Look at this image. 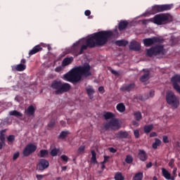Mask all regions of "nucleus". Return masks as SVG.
I'll list each match as a JSON object with an SVG mask.
<instances>
[{
	"label": "nucleus",
	"mask_w": 180,
	"mask_h": 180,
	"mask_svg": "<svg viewBox=\"0 0 180 180\" xmlns=\"http://www.w3.org/2000/svg\"><path fill=\"white\" fill-rule=\"evenodd\" d=\"M113 32L110 30L100 31L90 35L89 38L83 39L77 41L71 47V52L75 57H78L84 53V50L94 49L96 46H105L108 43V40L112 37Z\"/></svg>",
	"instance_id": "obj_1"
},
{
	"label": "nucleus",
	"mask_w": 180,
	"mask_h": 180,
	"mask_svg": "<svg viewBox=\"0 0 180 180\" xmlns=\"http://www.w3.org/2000/svg\"><path fill=\"white\" fill-rule=\"evenodd\" d=\"M91 75H92V72H91V65L89 63H84V65L76 67L65 74L63 75V79L68 82H79L82 77H84V78H88V77H91Z\"/></svg>",
	"instance_id": "obj_2"
},
{
	"label": "nucleus",
	"mask_w": 180,
	"mask_h": 180,
	"mask_svg": "<svg viewBox=\"0 0 180 180\" xmlns=\"http://www.w3.org/2000/svg\"><path fill=\"white\" fill-rule=\"evenodd\" d=\"M51 87L52 89H55L56 95H63L71 89V84L60 80H54L52 82Z\"/></svg>",
	"instance_id": "obj_3"
},
{
	"label": "nucleus",
	"mask_w": 180,
	"mask_h": 180,
	"mask_svg": "<svg viewBox=\"0 0 180 180\" xmlns=\"http://www.w3.org/2000/svg\"><path fill=\"white\" fill-rule=\"evenodd\" d=\"M146 54L148 57L158 56L159 58H162L164 56H165V49H164V45H156L152 46L149 49H146Z\"/></svg>",
	"instance_id": "obj_4"
},
{
	"label": "nucleus",
	"mask_w": 180,
	"mask_h": 180,
	"mask_svg": "<svg viewBox=\"0 0 180 180\" xmlns=\"http://www.w3.org/2000/svg\"><path fill=\"white\" fill-rule=\"evenodd\" d=\"M166 102L170 106H172L174 109H176L179 106V98L175 95L174 91L169 90L166 92L165 96Z\"/></svg>",
	"instance_id": "obj_5"
},
{
	"label": "nucleus",
	"mask_w": 180,
	"mask_h": 180,
	"mask_svg": "<svg viewBox=\"0 0 180 180\" xmlns=\"http://www.w3.org/2000/svg\"><path fill=\"white\" fill-rule=\"evenodd\" d=\"M120 127H122V124L117 118H112L104 124V129L106 131L113 130L115 131L119 130Z\"/></svg>",
	"instance_id": "obj_6"
},
{
	"label": "nucleus",
	"mask_w": 180,
	"mask_h": 180,
	"mask_svg": "<svg viewBox=\"0 0 180 180\" xmlns=\"http://www.w3.org/2000/svg\"><path fill=\"white\" fill-rule=\"evenodd\" d=\"M174 8V4L155 5L152 7V13H158V12H165L171 11Z\"/></svg>",
	"instance_id": "obj_7"
},
{
	"label": "nucleus",
	"mask_w": 180,
	"mask_h": 180,
	"mask_svg": "<svg viewBox=\"0 0 180 180\" xmlns=\"http://www.w3.org/2000/svg\"><path fill=\"white\" fill-rule=\"evenodd\" d=\"M167 22H171V20L167 14H158L153 18V23L155 25H165Z\"/></svg>",
	"instance_id": "obj_8"
},
{
	"label": "nucleus",
	"mask_w": 180,
	"mask_h": 180,
	"mask_svg": "<svg viewBox=\"0 0 180 180\" xmlns=\"http://www.w3.org/2000/svg\"><path fill=\"white\" fill-rule=\"evenodd\" d=\"M143 41L146 47H150V46H153V44H155V43H162L164 39L157 37H153L152 38L144 39Z\"/></svg>",
	"instance_id": "obj_9"
},
{
	"label": "nucleus",
	"mask_w": 180,
	"mask_h": 180,
	"mask_svg": "<svg viewBox=\"0 0 180 180\" xmlns=\"http://www.w3.org/2000/svg\"><path fill=\"white\" fill-rule=\"evenodd\" d=\"M36 150H37V146L36 145L33 143H29L22 150V155L24 157H29V155H30V154H33Z\"/></svg>",
	"instance_id": "obj_10"
},
{
	"label": "nucleus",
	"mask_w": 180,
	"mask_h": 180,
	"mask_svg": "<svg viewBox=\"0 0 180 180\" xmlns=\"http://www.w3.org/2000/svg\"><path fill=\"white\" fill-rule=\"evenodd\" d=\"M50 167V162L46 159H40L37 165V169L40 172H43L45 169H47Z\"/></svg>",
	"instance_id": "obj_11"
},
{
	"label": "nucleus",
	"mask_w": 180,
	"mask_h": 180,
	"mask_svg": "<svg viewBox=\"0 0 180 180\" xmlns=\"http://www.w3.org/2000/svg\"><path fill=\"white\" fill-rule=\"evenodd\" d=\"M171 82L172 84V86L174 90L177 92V94H179L180 95V86L179 84H180V75H174L171 78Z\"/></svg>",
	"instance_id": "obj_12"
},
{
	"label": "nucleus",
	"mask_w": 180,
	"mask_h": 180,
	"mask_svg": "<svg viewBox=\"0 0 180 180\" xmlns=\"http://www.w3.org/2000/svg\"><path fill=\"white\" fill-rule=\"evenodd\" d=\"M129 49L134 51H140L141 50V45L136 41H132L129 44Z\"/></svg>",
	"instance_id": "obj_13"
},
{
	"label": "nucleus",
	"mask_w": 180,
	"mask_h": 180,
	"mask_svg": "<svg viewBox=\"0 0 180 180\" xmlns=\"http://www.w3.org/2000/svg\"><path fill=\"white\" fill-rule=\"evenodd\" d=\"M12 71H18V72H22V71H25L26 70V65L23 63H20L18 65H14L11 66Z\"/></svg>",
	"instance_id": "obj_14"
},
{
	"label": "nucleus",
	"mask_w": 180,
	"mask_h": 180,
	"mask_svg": "<svg viewBox=\"0 0 180 180\" xmlns=\"http://www.w3.org/2000/svg\"><path fill=\"white\" fill-rule=\"evenodd\" d=\"M136 88V84L131 83L129 84H125L120 88V91L122 92H130L132 89Z\"/></svg>",
	"instance_id": "obj_15"
},
{
	"label": "nucleus",
	"mask_w": 180,
	"mask_h": 180,
	"mask_svg": "<svg viewBox=\"0 0 180 180\" xmlns=\"http://www.w3.org/2000/svg\"><path fill=\"white\" fill-rule=\"evenodd\" d=\"M162 175L167 180H175V176H172L171 173H169V172H168L167 169H165V168L162 169Z\"/></svg>",
	"instance_id": "obj_16"
},
{
	"label": "nucleus",
	"mask_w": 180,
	"mask_h": 180,
	"mask_svg": "<svg viewBox=\"0 0 180 180\" xmlns=\"http://www.w3.org/2000/svg\"><path fill=\"white\" fill-rule=\"evenodd\" d=\"M138 157L139 160L143 162L147 161L148 158V155H147V153H146L144 150H141V149L139 150Z\"/></svg>",
	"instance_id": "obj_17"
},
{
	"label": "nucleus",
	"mask_w": 180,
	"mask_h": 180,
	"mask_svg": "<svg viewBox=\"0 0 180 180\" xmlns=\"http://www.w3.org/2000/svg\"><path fill=\"white\" fill-rule=\"evenodd\" d=\"M72 61H74V58L72 56L65 58L62 61V67L70 65Z\"/></svg>",
	"instance_id": "obj_18"
},
{
	"label": "nucleus",
	"mask_w": 180,
	"mask_h": 180,
	"mask_svg": "<svg viewBox=\"0 0 180 180\" xmlns=\"http://www.w3.org/2000/svg\"><path fill=\"white\" fill-rule=\"evenodd\" d=\"M129 26V22L127 20H121L118 25V30L120 32L124 30Z\"/></svg>",
	"instance_id": "obj_19"
},
{
	"label": "nucleus",
	"mask_w": 180,
	"mask_h": 180,
	"mask_svg": "<svg viewBox=\"0 0 180 180\" xmlns=\"http://www.w3.org/2000/svg\"><path fill=\"white\" fill-rule=\"evenodd\" d=\"M41 50H43V48H41V46L37 45L31 51H30L29 55L33 56L34 54L39 53V51H41Z\"/></svg>",
	"instance_id": "obj_20"
},
{
	"label": "nucleus",
	"mask_w": 180,
	"mask_h": 180,
	"mask_svg": "<svg viewBox=\"0 0 180 180\" xmlns=\"http://www.w3.org/2000/svg\"><path fill=\"white\" fill-rule=\"evenodd\" d=\"M150 79V71H145L144 74L140 77L141 82H147Z\"/></svg>",
	"instance_id": "obj_21"
},
{
	"label": "nucleus",
	"mask_w": 180,
	"mask_h": 180,
	"mask_svg": "<svg viewBox=\"0 0 180 180\" xmlns=\"http://www.w3.org/2000/svg\"><path fill=\"white\" fill-rule=\"evenodd\" d=\"M127 136H129L127 131H120L115 134L117 139H127Z\"/></svg>",
	"instance_id": "obj_22"
},
{
	"label": "nucleus",
	"mask_w": 180,
	"mask_h": 180,
	"mask_svg": "<svg viewBox=\"0 0 180 180\" xmlns=\"http://www.w3.org/2000/svg\"><path fill=\"white\" fill-rule=\"evenodd\" d=\"M116 46H118L119 47H126L127 44H129V41L124 40V39H121V40H117L115 41Z\"/></svg>",
	"instance_id": "obj_23"
},
{
	"label": "nucleus",
	"mask_w": 180,
	"mask_h": 180,
	"mask_svg": "<svg viewBox=\"0 0 180 180\" xmlns=\"http://www.w3.org/2000/svg\"><path fill=\"white\" fill-rule=\"evenodd\" d=\"M35 110H34V107L33 105H30L28 108L25 110V113L28 116H34Z\"/></svg>",
	"instance_id": "obj_24"
},
{
	"label": "nucleus",
	"mask_w": 180,
	"mask_h": 180,
	"mask_svg": "<svg viewBox=\"0 0 180 180\" xmlns=\"http://www.w3.org/2000/svg\"><path fill=\"white\" fill-rule=\"evenodd\" d=\"M86 91L87 92V95H88L89 99H93V98H94L93 95H94V94H95V90H94L92 86L86 87Z\"/></svg>",
	"instance_id": "obj_25"
},
{
	"label": "nucleus",
	"mask_w": 180,
	"mask_h": 180,
	"mask_svg": "<svg viewBox=\"0 0 180 180\" xmlns=\"http://www.w3.org/2000/svg\"><path fill=\"white\" fill-rule=\"evenodd\" d=\"M153 129H154V125L153 124L145 125L143 127V131L146 133V134H148V133L151 132Z\"/></svg>",
	"instance_id": "obj_26"
},
{
	"label": "nucleus",
	"mask_w": 180,
	"mask_h": 180,
	"mask_svg": "<svg viewBox=\"0 0 180 180\" xmlns=\"http://www.w3.org/2000/svg\"><path fill=\"white\" fill-rule=\"evenodd\" d=\"M116 108L117 110H118V112H120V113H123V112L126 110V106L124 105V104H123V103H118Z\"/></svg>",
	"instance_id": "obj_27"
},
{
	"label": "nucleus",
	"mask_w": 180,
	"mask_h": 180,
	"mask_svg": "<svg viewBox=\"0 0 180 180\" xmlns=\"http://www.w3.org/2000/svg\"><path fill=\"white\" fill-rule=\"evenodd\" d=\"M9 115L10 116H15V117H22L23 116V114L18 110H12L9 112Z\"/></svg>",
	"instance_id": "obj_28"
},
{
	"label": "nucleus",
	"mask_w": 180,
	"mask_h": 180,
	"mask_svg": "<svg viewBox=\"0 0 180 180\" xmlns=\"http://www.w3.org/2000/svg\"><path fill=\"white\" fill-rule=\"evenodd\" d=\"M49 155V150L42 149L39 151V157L40 158H46Z\"/></svg>",
	"instance_id": "obj_29"
},
{
	"label": "nucleus",
	"mask_w": 180,
	"mask_h": 180,
	"mask_svg": "<svg viewBox=\"0 0 180 180\" xmlns=\"http://www.w3.org/2000/svg\"><path fill=\"white\" fill-rule=\"evenodd\" d=\"M159 146H161V140L156 138L155 139V142L153 143L152 147L154 150H157Z\"/></svg>",
	"instance_id": "obj_30"
},
{
	"label": "nucleus",
	"mask_w": 180,
	"mask_h": 180,
	"mask_svg": "<svg viewBox=\"0 0 180 180\" xmlns=\"http://www.w3.org/2000/svg\"><path fill=\"white\" fill-rule=\"evenodd\" d=\"M143 172H139L135 174V175L132 179L133 180H143Z\"/></svg>",
	"instance_id": "obj_31"
},
{
	"label": "nucleus",
	"mask_w": 180,
	"mask_h": 180,
	"mask_svg": "<svg viewBox=\"0 0 180 180\" xmlns=\"http://www.w3.org/2000/svg\"><path fill=\"white\" fill-rule=\"evenodd\" d=\"M134 116L137 122L141 120V119L143 118V115H141V112L140 111L135 112L134 113Z\"/></svg>",
	"instance_id": "obj_32"
},
{
	"label": "nucleus",
	"mask_w": 180,
	"mask_h": 180,
	"mask_svg": "<svg viewBox=\"0 0 180 180\" xmlns=\"http://www.w3.org/2000/svg\"><path fill=\"white\" fill-rule=\"evenodd\" d=\"M114 179L115 180H124V176L122 174V172H117L115 174Z\"/></svg>",
	"instance_id": "obj_33"
},
{
	"label": "nucleus",
	"mask_w": 180,
	"mask_h": 180,
	"mask_svg": "<svg viewBox=\"0 0 180 180\" xmlns=\"http://www.w3.org/2000/svg\"><path fill=\"white\" fill-rule=\"evenodd\" d=\"M115 117V114L110 112H107L104 114V118L105 120H108V119H113Z\"/></svg>",
	"instance_id": "obj_34"
},
{
	"label": "nucleus",
	"mask_w": 180,
	"mask_h": 180,
	"mask_svg": "<svg viewBox=\"0 0 180 180\" xmlns=\"http://www.w3.org/2000/svg\"><path fill=\"white\" fill-rule=\"evenodd\" d=\"M70 134L69 131H63L60 132V135L58 136V139H64Z\"/></svg>",
	"instance_id": "obj_35"
},
{
	"label": "nucleus",
	"mask_w": 180,
	"mask_h": 180,
	"mask_svg": "<svg viewBox=\"0 0 180 180\" xmlns=\"http://www.w3.org/2000/svg\"><path fill=\"white\" fill-rule=\"evenodd\" d=\"M91 161L94 164H98V160H96V152L95 150H91Z\"/></svg>",
	"instance_id": "obj_36"
},
{
	"label": "nucleus",
	"mask_w": 180,
	"mask_h": 180,
	"mask_svg": "<svg viewBox=\"0 0 180 180\" xmlns=\"http://www.w3.org/2000/svg\"><path fill=\"white\" fill-rule=\"evenodd\" d=\"M125 162L127 164H131V162H133V156L127 155L125 158Z\"/></svg>",
	"instance_id": "obj_37"
},
{
	"label": "nucleus",
	"mask_w": 180,
	"mask_h": 180,
	"mask_svg": "<svg viewBox=\"0 0 180 180\" xmlns=\"http://www.w3.org/2000/svg\"><path fill=\"white\" fill-rule=\"evenodd\" d=\"M58 153H60V150L59 149L53 148L51 151V155H52V157H57V154H58Z\"/></svg>",
	"instance_id": "obj_38"
},
{
	"label": "nucleus",
	"mask_w": 180,
	"mask_h": 180,
	"mask_svg": "<svg viewBox=\"0 0 180 180\" xmlns=\"http://www.w3.org/2000/svg\"><path fill=\"white\" fill-rule=\"evenodd\" d=\"M7 141H8V143H13V141H15V135H10L7 137Z\"/></svg>",
	"instance_id": "obj_39"
},
{
	"label": "nucleus",
	"mask_w": 180,
	"mask_h": 180,
	"mask_svg": "<svg viewBox=\"0 0 180 180\" xmlns=\"http://www.w3.org/2000/svg\"><path fill=\"white\" fill-rule=\"evenodd\" d=\"M78 153L79 154H82L84 153V151H85V146H81L79 148H78Z\"/></svg>",
	"instance_id": "obj_40"
},
{
	"label": "nucleus",
	"mask_w": 180,
	"mask_h": 180,
	"mask_svg": "<svg viewBox=\"0 0 180 180\" xmlns=\"http://www.w3.org/2000/svg\"><path fill=\"white\" fill-rule=\"evenodd\" d=\"M60 159L62 160V161H64L65 162H68V160H69V158H68V156L65 155H62L60 156Z\"/></svg>",
	"instance_id": "obj_41"
},
{
	"label": "nucleus",
	"mask_w": 180,
	"mask_h": 180,
	"mask_svg": "<svg viewBox=\"0 0 180 180\" xmlns=\"http://www.w3.org/2000/svg\"><path fill=\"white\" fill-rule=\"evenodd\" d=\"M134 134L136 139H139L140 137V131L139 129L134 130Z\"/></svg>",
	"instance_id": "obj_42"
},
{
	"label": "nucleus",
	"mask_w": 180,
	"mask_h": 180,
	"mask_svg": "<svg viewBox=\"0 0 180 180\" xmlns=\"http://www.w3.org/2000/svg\"><path fill=\"white\" fill-rule=\"evenodd\" d=\"M45 176H47V175H43V174H37L36 175V178H37V180H41Z\"/></svg>",
	"instance_id": "obj_43"
},
{
	"label": "nucleus",
	"mask_w": 180,
	"mask_h": 180,
	"mask_svg": "<svg viewBox=\"0 0 180 180\" xmlns=\"http://www.w3.org/2000/svg\"><path fill=\"white\" fill-rule=\"evenodd\" d=\"M162 141H163V143H169V140L168 139V136H162Z\"/></svg>",
	"instance_id": "obj_44"
},
{
	"label": "nucleus",
	"mask_w": 180,
	"mask_h": 180,
	"mask_svg": "<svg viewBox=\"0 0 180 180\" xmlns=\"http://www.w3.org/2000/svg\"><path fill=\"white\" fill-rule=\"evenodd\" d=\"M54 124H56V121L54 120H51V122L49 123V127H53Z\"/></svg>",
	"instance_id": "obj_45"
},
{
	"label": "nucleus",
	"mask_w": 180,
	"mask_h": 180,
	"mask_svg": "<svg viewBox=\"0 0 180 180\" xmlns=\"http://www.w3.org/2000/svg\"><path fill=\"white\" fill-rule=\"evenodd\" d=\"M174 162H175V160L174 159H171L169 162V167H170L171 168H174Z\"/></svg>",
	"instance_id": "obj_46"
},
{
	"label": "nucleus",
	"mask_w": 180,
	"mask_h": 180,
	"mask_svg": "<svg viewBox=\"0 0 180 180\" xmlns=\"http://www.w3.org/2000/svg\"><path fill=\"white\" fill-rule=\"evenodd\" d=\"M18 158H19V152L14 153L13 156V160H18Z\"/></svg>",
	"instance_id": "obj_47"
},
{
	"label": "nucleus",
	"mask_w": 180,
	"mask_h": 180,
	"mask_svg": "<svg viewBox=\"0 0 180 180\" xmlns=\"http://www.w3.org/2000/svg\"><path fill=\"white\" fill-rule=\"evenodd\" d=\"M0 141L5 143V134H1V135H0Z\"/></svg>",
	"instance_id": "obj_48"
},
{
	"label": "nucleus",
	"mask_w": 180,
	"mask_h": 180,
	"mask_svg": "<svg viewBox=\"0 0 180 180\" xmlns=\"http://www.w3.org/2000/svg\"><path fill=\"white\" fill-rule=\"evenodd\" d=\"M108 150L110 153H115L117 151V150H116L115 148H109Z\"/></svg>",
	"instance_id": "obj_49"
},
{
	"label": "nucleus",
	"mask_w": 180,
	"mask_h": 180,
	"mask_svg": "<svg viewBox=\"0 0 180 180\" xmlns=\"http://www.w3.org/2000/svg\"><path fill=\"white\" fill-rule=\"evenodd\" d=\"M62 70H63V68L60 67V66H58V67L56 68V69H55V71H56V72H60L62 71Z\"/></svg>",
	"instance_id": "obj_50"
},
{
	"label": "nucleus",
	"mask_w": 180,
	"mask_h": 180,
	"mask_svg": "<svg viewBox=\"0 0 180 180\" xmlns=\"http://www.w3.org/2000/svg\"><path fill=\"white\" fill-rule=\"evenodd\" d=\"M5 146H6L5 142L0 141V150H2V148H4V147H5Z\"/></svg>",
	"instance_id": "obj_51"
},
{
	"label": "nucleus",
	"mask_w": 180,
	"mask_h": 180,
	"mask_svg": "<svg viewBox=\"0 0 180 180\" xmlns=\"http://www.w3.org/2000/svg\"><path fill=\"white\" fill-rule=\"evenodd\" d=\"M84 15H85V16H90L91 15V11H89V10L85 11Z\"/></svg>",
	"instance_id": "obj_52"
},
{
	"label": "nucleus",
	"mask_w": 180,
	"mask_h": 180,
	"mask_svg": "<svg viewBox=\"0 0 180 180\" xmlns=\"http://www.w3.org/2000/svg\"><path fill=\"white\" fill-rule=\"evenodd\" d=\"M155 91H154V90H151V91L149 92V96H150V98H153V96H154V95H155Z\"/></svg>",
	"instance_id": "obj_53"
},
{
	"label": "nucleus",
	"mask_w": 180,
	"mask_h": 180,
	"mask_svg": "<svg viewBox=\"0 0 180 180\" xmlns=\"http://www.w3.org/2000/svg\"><path fill=\"white\" fill-rule=\"evenodd\" d=\"M157 134L155 132H151L150 134V137H157Z\"/></svg>",
	"instance_id": "obj_54"
},
{
	"label": "nucleus",
	"mask_w": 180,
	"mask_h": 180,
	"mask_svg": "<svg viewBox=\"0 0 180 180\" xmlns=\"http://www.w3.org/2000/svg\"><path fill=\"white\" fill-rule=\"evenodd\" d=\"M60 124L62 125L63 127H65V126H66L65 121H63V120L60 121Z\"/></svg>",
	"instance_id": "obj_55"
},
{
	"label": "nucleus",
	"mask_w": 180,
	"mask_h": 180,
	"mask_svg": "<svg viewBox=\"0 0 180 180\" xmlns=\"http://www.w3.org/2000/svg\"><path fill=\"white\" fill-rule=\"evenodd\" d=\"M153 167V163L151 162H149L147 165H146V168H151Z\"/></svg>",
	"instance_id": "obj_56"
},
{
	"label": "nucleus",
	"mask_w": 180,
	"mask_h": 180,
	"mask_svg": "<svg viewBox=\"0 0 180 180\" xmlns=\"http://www.w3.org/2000/svg\"><path fill=\"white\" fill-rule=\"evenodd\" d=\"M176 167H174L173 171H172V174L174 175V176H176Z\"/></svg>",
	"instance_id": "obj_57"
},
{
	"label": "nucleus",
	"mask_w": 180,
	"mask_h": 180,
	"mask_svg": "<svg viewBox=\"0 0 180 180\" xmlns=\"http://www.w3.org/2000/svg\"><path fill=\"white\" fill-rule=\"evenodd\" d=\"M103 91H105V88H103V86L98 87L99 92H103Z\"/></svg>",
	"instance_id": "obj_58"
},
{
	"label": "nucleus",
	"mask_w": 180,
	"mask_h": 180,
	"mask_svg": "<svg viewBox=\"0 0 180 180\" xmlns=\"http://www.w3.org/2000/svg\"><path fill=\"white\" fill-rule=\"evenodd\" d=\"M109 158H110L109 156L105 155V156H104V160H105V162H108V161H109Z\"/></svg>",
	"instance_id": "obj_59"
},
{
	"label": "nucleus",
	"mask_w": 180,
	"mask_h": 180,
	"mask_svg": "<svg viewBox=\"0 0 180 180\" xmlns=\"http://www.w3.org/2000/svg\"><path fill=\"white\" fill-rule=\"evenodd\" d=\"M132 124H133L134 126H139V122H137V121H133V122H132Z\"/></svg>",
	"instance_id": "obj_60"
},
{
	"label": "nucleus",
	"mask_w": 180,
	"mask_h": 180,
	"mask_svg": "<svg viewBox=\"0 0 180 180\" xmlns=\"http://www.w3.org/2000/svg\"><path fill=\"white\" fill-rule=\"evenodd\" d=\"M21 64H26V59L23 58L20 61Z\"/></svg>",
	"instance_id": "obj_61"
},
{
	"label": "nucleus",
	"mask_w": 180,
	"mask_h": 180,
	"mask_svg": "<svg viewBox=\"0 0 180 180\" xmlns=\"http://www.w3.org/2000/svg\"><path fill=\"white\" fill-rule=\"evenodd\" d=\"M112 74H114V75H117V72H116V70H112Z\"/></svg>",
	"instance_id": "obj_62"
},
{
	"label": "nucleus",
	"mask_w": 180,
	"mask_h": 180,
	"mask_svg": "<svg viewBox=\"0 0 180 180\" xmlns=\"http://www.w3.org/2000/svg\"><path fill=\"white\" fill-rule=\"evenodd\" d=\"M6 130L3 129L1 131V134H4V133H6Z\"/></svg>",
	"instance_id": "obj_63"
},
{
	"label": "nucleus",
	"mask_w": 180,
	"mask_h": 180,
	"mask_svg": "<svg viewBox=\"0 0 180 180\" xmlns=\"http://www.w3.org/2000/svg\"><path fill=\"white\" fill-rule=\"evenodd\" d=\"M67 169V167L64 166L62 167L63 171H65Z\"/></svg>",
	"instance_id": "obj_64"
}]
</instances>
